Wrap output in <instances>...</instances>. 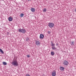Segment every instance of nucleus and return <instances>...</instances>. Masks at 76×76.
I'll list each match as a JSON object with an SVG mask.
<instances>
[{
  "label": "nucleus",
  "instance_id": "f257e3e1",
  "mask_svg": "<svg viewBox=\"0 0 76 76\" xmlns=\"http://www.w3.org/2000/svg\"><path fill=\"white\" fill-rule=\"evenodd\" d=\"M12 64L14 66H18V62L17 59H14L13 60L12 62Z\"/></svg>",
  "mask_w": 76,
  "mask_h": 76
},
{
  "label": "nucleus",
  "instance_id": "f03ea898",
  "mask_svg": "<svg viewBox=\"0 0 76 76\" xmlns=\"http://www.w3.org/2000/svg\"><path fill=\"white\" fill-rule=\"evenodd\" d=\"M62 64L64 66H68L69 62L66 60H64L62 62Z\"/></svg>",
  "mask_w": 76,
  "mask_h": 76
},
{
  "label": "nucleus",
  "instance_id": "7ed1b4c3",
  "mask_svg": "<svg viewBox=\"0 0 76 76\" xmlns=\"http://www.w3.org/2000/svg\"><path fill=\"white\" fill-rule=\"evenodd\" d=\"M18 31L20 32L23 33V34H25V33L26 32V30H25V29H19Z\"/></svg>",
  "mask_w": 76,
  "mask_h": 76
},
{
  "label": "nucleus",
  "instance_id": "20e7f679",
  "mask_svg": "<svg viewBox=\"0 0 76 76\" xmlns=\"http://www.w3.org/2000/svg\"><path fill=\"white\" fill-rule=\"evenodd\" d=\"M54 26V24L53 23H49L48 26L50 27L51 28H53Z\"/></svg>",
  "mask_w": 76,
  "mask_h": 76
},
{
  "label": "nucleus",
  "instance_id": "39448f33",
  "mask_svg": "<svg viewBox=\"0 0 76 76\" xmlns=\"http://www.w3.org/2000/svg\"><path fill=\"white\" fill-rule=\"evenodd\" d=\"M35 44L36 45H37V46H39L40 45V44H41V42L39 41L36 40L35 41Z\"/></svg>",
  "mask_w": 76,
  "mask_h": 76
},
{
  "label": "nucleus",
  "instance_id": "423d86ee",
  "mask_svg": "<svg viewBox=\"0 0 76 76\" xmlns=\"http://www.w3.org/2000/svg\"><path fill=\"white\" fill-rule=\"evenodd\" d=\"M56 71H53L52 72V76H56Z\"/></svg>",
  "mask_w": 76,
  "mask_h": 76
},
{
  "label": "nucleus",
  "instance_id": "0eeeda50",
  "mask_svg": "<svg viewBox=\"0 0 76 76\" xmlns=\"http://www.w3.org/2000/svg\"><path fill=\"white\" fill-rule=\"evenodd\" d=\"M44 37V35L42 34H40L39 37V38L40 39H43Z\"/></svg>",
  "mask_w": 76,
  "mask_h": 76
},
{
  "label": "nucleus",
  "instance_id": "6e6552de",
  "mask_svg": "<svg viewBox=\"0 0 76 76\" xmlns=\"http://www.w3.org/2000/svg\"><path fill=\"white\" fill-rule=\"evenodd\" d=\"M31 10L32 12H34L35 11V10L33 8H31Z\"/></svg>",
  "mask_w": 76,
  "mask_h": 76
},
{
  "label": "nucleus",
  "instance_id": "1a4fd4ad",
  "mask_svg": "<svg viewBox=\"0 0 76 76\" xmlns=\"http://www.w3.org/2000/svg\"><path fill=\"white\" fill-rule=\"evenodd\" d=\"M8 20L10 21V22H11V21H12L13 19H12V17H10L9 18Z\"/></svg>",
  "mask_w": 76,
  "mask_h": 76
},
{
  "label": "nucleus",
  "instance_id": "9d476101",
  "mask_svg": "<svg viewBox=\"0 0 76 76\" xmlns=\"http://www.w3.org/2000/svg\"><path fill=\"white\" fill-rule=\"evenodd\" d=\"M61 70L64 71V67L61 66L60 67Z\"/></svg>",
  "mask_w": 76,
  "mask_h": 76
},
{
  "label": "nucleus",
  "instance_id": "9b49d317",
  "mask_svg": "<svg viewBox=\"0 0 76 76\" xmlns=\"http://www.w3.org/2000/svg\"><path fill=\"white\" fill-rule=\"evenodd\" d=\"M51 55L52 56H54V54H55V53H54V52H51Z\"/></svg>",
  "mask_w": 76,
  "mask_h": 76
},
{
  "label": "nucleus",
  "instance_id": "f8f14e48",
  "mask_svg": "<svg viewBox=\"0 0 76 76\" xmlns=\"http://www.w3.org/2000/svg\"><path fill=\"white\" fill-rule=\"evenodd\" d=\"M24 16V14L23 13L21 14L20 15V16L21 18H23V17Z\"/></svg>",
  "mask_w": 76,
  "mask_h": 76
},
{
  "label": "nucleus",
  "instance_id": "ddd939ff",
  "mask_svg": "<svg viewBox=\"0 0 76 76\" xmlns=\"http://www.w3.org/2000/svg\"><path fill=\"white\" fill-rule=\"evenodd\" d=\"M51 46H52V47H54L55 46V44L53 43L52 42H51Z\"/></svg>",
  "mask_w": 76,
  "mask_h": 76
},
{
  "label": "nucleus",
  "instance_id": "4468645a",
  "mask_svg": "<svg viewBox=\"0 0 76 76\" xmlns=\"http://www.w3.org/2000/svg\"><path fill=\"white\" fill-rule=\"evenodd\" d=\"M71 45L72 46L74 45V41H73L71 42Z\"/></svg>",
  "mask_w": 76,
  "mask_h": 76
},
{
  "label": "nucleus",
  "instance_id": "2eb2a0df",
  "mask_svg": "<svg viewBox=\"0 0 76 76\" xmlns=\"http://www.w3.org/2000/svg\"><path fill=\"white\" fill-rule=\"evenodd\" d=\"M52 48L53 50H56L57 49V48L55 47V46H52Z\"/></svg>",
  "mask_w": 76,
  "mask_h": 76
},
{
  "label": "nucleus",
  "instance_id": "dca6fc26",
  "mask_svg": "<svg viewBox=\"0 0 76 76\" xmlns=\"http://www.w3.org/2000/svg\"><path fill=\"white\" fill-rule=\"evenodd\" d=\"M2 64H3L4 65H7V63L5 62H2Z\"/></svg>",
  "mask_w": 76,
  "mask_h": 76
},
{
  "label": "nucleus",
  "instance_id": "f3484780",
  "mask_svg": "<svg viewBox=\"0 0 76 76\" xmlns=\"http://www.w3.org/2000/svg\"><path fill=\"white\" fill-rule=\"evenodd\" d=\"M0 52L1 53H2V54H4V52H3V50H1V49L0 48Z\"/></svg>",
  "mask_w": 76,
  "mask_h": 76
},
{
  "label": "nucleus",
  "instance_id": "a211bd4d",
  "mask_svg": "<svg viewBox=\"0 0 76 76\" xmlns=\"http://www.w3.org/2000/svg\"><path fill=\"white\" fill-rule=\"evenodd\" d=\"M46 11H47L46 9L45 8V9H43V12H46Z\"/></svg>",
  "mask_w": 76,
  "mask_h": 76
},
{
  "label": "nucleus",
  "instance_id": "6ab92c4d",
  "mask_svg": "<svg viewBox=\"0 0 76 76\" xmlns=\"http://www.w3.org/2000/svg\"><path fill=\"white\" fill-rule=\"evenodd\" d=\"M26 41H29V38L27 37V38H26Z\"/></svg>",
  "mask_w": 76,
  "mask_h": 76
},
{
  "label": "nucleus",
  "instance_id": "aec40b11",
  "mask_svg": "<svg viewBox=\"0 0 76 76\" xmlns=\"http://www.w3.org/2000/svg\"><path fill=\"white\" fill-rule=\"evenodd\" d=\"M47 33L48 34H51V32H50L49 31H48Z\"/></svg>",
  "mask_w": 76,
  "mask_h": 76
},
{
  "label": "nucleus",
  "instance_id": "412c9836",
  "mask_svg": "<svg viewBox=\"0 0 76 76\" xmlns=\"http://www.w3.org/2000/svg\"><path fill=\"white\" fill-rule=\"evenodd\" d=\"M25 76H31V75L29 74H27Z\"/></svg>",
  "mask_w": 76,
  "mask_h": 76
},
{
  "label": "nucleus",
  "instance_id": "4be33fe9",
  "mask_svg": "<svg viewBox=\"0 0 76 76\" xmlns=\"http://www.w3.org/2000/svg\"><path fill=\"white\" fill-rule=\"evenodd\" d=\"M27 57H29L30 56H29V55H27Z\"/></svg>",
  "mask_w": 76,
  "mask_h": 76
},
{
  "label": "nucleus",
  "instance_id": "5701e85b",
  "mask_svg": "<svg viewBox=\"0 0 76 76\" xmlns=\"http://www.w3.org/2000/svg\"><path fill=\"white\" fill-rule=\"evenodd\" d=\"M75 12H76V8L75 9Z\"/></svg>",
  "mask_w": 76,
  "mask_h": 76
},
{
  "label": "nucleus",
  "instance_id": "b1692460",
  "mask_svg": "<svg viewBox=\"0 0 76 76\" xmlns=\"http://www.w3.org/2000/svg\"><path fill=\"white\" fill-rule=\"evenodd\" d=\"M56 45H57V44H56Z\"/></svg>",
  "mask_w": 76,
  "mask_h": 76
}]
</instances>
